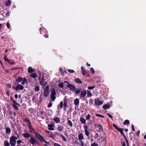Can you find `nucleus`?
Here are the masks:
<instances>
[{
  "label": "nucleus",
  "instance_id": "nucleus-3",
  "mask_svg": "<svg viewBox=\"0 0 146 146\" xmlns=\"http://www.w3.org/2000/svg\"><path fill=\"white\" fill-rule=\"evenodd\" d=\"M15 80L18 82H22L21 84H24L27 82V79L26 78H23L22 77H18Z\"/></svg>",
  "mask_w": 146,
  "mask_h": 146
},
{
  "label": "nucleus",
  "instance_id": "nucleus-64",
  "mask_svg": "<svg viewBox=\"0 0 146 146\" xmlns=\"http://www.w3.org/2000/svg\"><path fill=\"white\" fill-rule=\"evenodd\" d=\"M89 101L90 103L92 104H93V100L92 99V98H90L89 100Z\"/></svg>",
  "mask_w": 146,
  "mask_h": 146
},
{
  "label": "nucleus",
  "instance_id": "nucleus-38",
  "mask_svg": "<svg viewBox=\"0 0 146 146\" xmlns=\"http://www.w3.org/2000/svg\"><path fill=\"white\" fill-rule=\"evenodd\" d=\"M35 134L37 138L38 139L41 136L40 134L38 133L37 132L35 133Z\"/></svg>",
  "mask_w": 146,
  "mask_h": 146
},
{
  "label": "nucleus",
  "instance_id": "nucleus-59",
  "mask_svg": "<svg viewBox=\"0 0 146 146\" xmlns=\"http://www.w3.org/2000/svg\"><path fill=\"white\" fill-rule=\"evenodd\" d=\"M63 102H61L60 103V107L61 108H63Z\"/></svg>",
  "mask_w": 146,
  "mask_h": 146
},
{
  "label": "nucleus",
  "instance_id": "nucleus-30",
  "mask_svg": "<svg viewBox=\"0 0 146 146\" xmlns=\"http://www.w3.org/2000/svg\"><path fill=\"white\" fill-rule=\"evenodd\" d=\"M84 133L87 136H89L90 135V133L88 130L84 131Z\"/></svg>",
  "mask_w": 146,
  "mask_h": 146
},
{
  "label": "nucleus",
  "instance_id": "nucleus-41",
  "mask_svg": "<svg viewBox=\"0 0 146 146\" xmlns=\"http://www.w3.org/2000/svg\"><path fill=\"white\" fill-rule=\"evenodd\" d=\"M96 116L100 117L101 118H104V116L103 115H100L99 114H96Z\"/></svg>",
  "mask_w": 146,
  "mask_h": 146
},
{
  "label": "nucleus",
  "instance_id": "nucleus-60",
  "mask_svg": "<svg viewBox=\"0 0 146 146\" xmlns=\"http://www.w3.org/2000/svg\"><path fill=\"white\" fill-rule=\"evenodd\" d=\"M79 141L81 142V146H84V144L83 141L82 140H80Z\"/></svg>",
  "mask_w": 146,
  "mask_h": 146
},
{
  "label": "nucleus",
  "instance_id": "nucleus-44",
  "mask_svg": "<svg viewBox=\"0 0 146 146\" xmlns=\"http://www.w3.org/2000/svg\"><path fill=\"white\" fill-rule=\"evenodd\" d=\"M38 139L42 142H43V140H44V138L42 136L39 137Z\"/></svg>",
  "mask_w": 146,
  "mask_h": 146
},
{
  "label": "nucleus",
  "instance_id": "nucleus-36",
  "mask_svg": "<svg viewBox=\"0 0 146 146\" xmlns=\"http://www.w3.org/2000/svg\"><path fill=\"white\" fill-rule=\"evenodd\" d=\"M60 136L62 138V139L65 141H67V140L66 138L62 134H60Z\"/></svg>",
  "mask_w": 146,
  "mask_h": 146
},
{
  "label": "nucleus",
  "instance_id": "nucleus-22",
  "mask_svg": "<svg viewBox=\"0 0 146 146\" xmlns=\"http://www.w3.org/2000/svg\"><path fill=\"white\" fill-rule=\"evenodd\" d=\"M69 119V118L68 119L67 123L71 127H72L73 126L72 123L70 120Z\"/></svg>",
  "mask_w": 146,
  "mask_h": 146
},
{
  "label": "nucleus",
  "instance_id": "nucleus-10",
  "mask_svg": "<svg viewBox=\"0 0 146 146\" xmlns=\"http://www.w3.org/2000/svg\"><path fill=\"white\" fill-rule=\"evenodd\" d=\"M51 98L53 101H54L55 100V89L54 88H52V96Z\"/></svg>",
  "mask_w": 146,
  "mask_h": 146
},
{
  "label": "nucleus",
  "instance_id": "nucleus-43",
  "mask_svg": "<svg viewBox=\"0 0 146 146\" xmlns=\"http://www.w3.org/2000/svg\"><path fill=\"white\" fill-rule=\"evenodd\" d=\"M38 139L42 142H43V140H44V138L42 136L39 137Z\"/></svg>",
  "mask_w": 146,
  "mask_h": 146
},
{
  "label": "nucleus",
  "instance_id": "nucleus-8",
  "mask_svg": "<svg viewBox=\"0 0 146 146\" xmlns=\"http://www.w3.org/2000/svg\"><path fill=\"white\" fill-rule=\"evenodd\" d=\"M67 87L69 88L70 90L73 91H74L76 89L75 87L72 84H69L67 85Z\"/></svg>",
  "mask_w": 146,
  "mask_h": 146
},
{
  "label": "nucleus",
  "instance_id": "nucleus-34",
  "mask_svg": "<svg viewBox=\"0 0 146 146\" xmlns=\"http://www.w3.org/2000/svg\"><path fill=\"white\" fill-rule=\"evenodd\" d=\"M117 130L119 131L121 135H123L124 134L123 133V131H122V128H119Z\"/></svg>",
  "mask_w": 146,
  "mask_h": 146
},
{
  "label": "nucleus",
  "instance_id": "nucleus-49",
  "mask_svg": "<svg viewBox=\"0 0 146 146\" xmlns=\"http://www.w3.org/2000/svg\"><path fill=\"white\" fill-rule=\"evenodd\" d=\"M91 146H98V145L97 143L94 142L91 144Z\"/></svg>",
  "mask_w": 146,
  "mask_h": 146
},
{
  "label": "nucleus",
  "instance_id": "nucleus-17",
  "mask_svg": "<svg viewBox=\"0 0 146 146\" xmlns=\"http://www.w3.org/2000/svg\"><path fill=\"white\" fill-rule=\"evenodd\" d=\"M63 127L61 125H59L56 128L57 130L59 131H62L63 130Z\"/></svg>",
  "mask_w": 146,
  "mask_h": 146
},
{
  "label": "nucleus",
  "instance_id": "nucleus-24",
  "mask_svg": "<svg viewBox=\"0 0 146 146\" xmlns=\"http://www.w3.org/2000/svg\"><path fill=\"white\" fill-rule=\"evenodd\" d=\"M4 146H10L9 143L7 140H5L4 142Z\"/></svg>",
  "mask_w": 146,
  "mask_h": 146
},
{
  "label": "nucleus",
  "instance_id": "nucleus-39",
  "mask_svg": "<svg viewBox=\"0 0 146 146\" xmlns=\"http://www.w3.org/2000/svg\"><path fill=\"white\" fill-rule=\"evenodd\" d=\"M113 127L117 130L119 128L118 127L117 125L113 123Z\"/></svg>",
  "mask_w": 146,
  "mask_h": 146
},
{
  "label": "nucleus",
  "instance_id": "nucleus-9",
  "mask_svg": "<svg viewBox=\"0 0 146 146\" xmlns=\"http://www.w3.org/2000/svg\"><path fill=\"white\" fill-rule=\"evenodd\" d=\"M87 92L86 90L82 91L80 94V97L82 98L85 97L86 94Z\"/></svg>",
  "mask_w": 146,
  "mask_h": 146
},
{
  "label": "nucleus",
  "instance_id": "nucleus-2",
  "mask_svg": "<svg viewBox=\"0 0 146 146\" xmlns=\"http://www.w3.org/2000/svg\"><path fill=\"white\" fill-rule=\"evenodd\" d=\"M17 138L16 137L13 136L9 138V143L11 146H15L16 143V140Z\"/></svg>",
  "mask_w": 146,
  "mask_h": 146
},
{
  "label": "nucleus",
  "instance_id": "nucleus-21",
  "mask_svg": "<svg viewBox=\"0 0 146 146\" xmlns=\"http://www.w3.org/2000/svg\"><path fill=\"white\" fill-rule=\"evenodd\" d=\"M110 107V105L109 104H105L104 105L103 107V108L104 109V110H106L107 109L109 108Z\"/></svg>",
  "mask_w": 146,
  "mask_h": 146
},
{
  "label": "nucleus",
  "instance_id": "nucleus-5",
  "mask_svg": "<svg viewBox=\"0 0 146 146\" xmlns=\"http://www.w3.org/2000/svg\"><path fill=\"white\" fill-rule=\"evenodd\" d=\"M48 88L49 86H47L45 88H43L44 90L43 96L46 97H47L49 95Z\"/></svg>",
  "mask_w": 146,
  "mask_h": 146
},
{
  "label": "nucleus",
  "instance_id": "nucleus-29",
  "mask_svg": "<svg viewBox=\"0 0 146 146\" xmlns=\"http://www.w3.org/2000/svg\"><path fill=\"white\" fill-rule=\"evenodd\" d=\"M28 71L29 72L32 73L33 72V70L31 67H30L28 68Z\"/></svg>",
  "mask_w": 146,
  "mask_h": 146
},
{
  "label": "nucleus",
  "instance_id": "nucleus-1",
  "mask_svg": "<svg viewBox=\"0 0 146 146\" xmlns=\"http://www.w3.org/2000/svg\"><path fill=\"white\" fill-rule=\"evenodd\" d=\"M39 80L40 82V84L42 88H45L47 86H49L47 84V82H44L45 80L43 75H42L40 73H39Z\"/></svg>",
  "mask_w": 146,
  "mask_h": 146
},
{
  "label": "nucleus",
  "instance_id": "nucleus-63",
  "mask_svg": "<svg viewBox=\"0 0 146 146\" xmlns=\"http://www.w3.org/2000/svg\"><path fill=\"white\" fill-rule=\"evenodd\" d=\"M123 135V137L125 139V141H126V142H127V141H128V140L127 139V137H126V136H125V135L124 134H123V135Z\"/></svg>",
  "mask_w": 146,
  "mask_h": 146
},
{
  "label": "nucleus",
  "instance_id": "nucleus-32",
  "mask_svg": "<svg viewBox=\"0 0 146 146\" xmlns=\"http://www.w3.org/2000/svg\"><path fill=\"white\" fill-rule=\"evenodd\" d=\"M47 132H48V134L49 137L50 138L53 139L54 138V135L53 134H52V133H50L49 131H47Z\"/></svg>",
  "mask_w": 146,
  "mask_h": 146
},
{
  "label": "nucleus",
  "instance_id": "nucleus-12",
  "mask_svg": "<svg viewBox=\"0 0 146 146\" xmlns=\"http://www.w3.org/2000/svg\"><path fill=\"white\" fill-rule=\"evenodd\" d=\"M78 138L79 141L82 140V139H84V135L82 133H80L78 135Z\"/></svg>",
  "mask_w": 146,
  "mask_h": 146
},
{
  "label": "nucleus",
  "instance_id": "nucleus-28",
  "mask_svg": "<svg viewBox=\"0 0 146 146\" xmlns=\"http://www.w3.org/2000/svg\"><path fill=\"white\" fill-rule=\"evenodd\" d=\"M129 121L128 119H126L124 121L123 124L124 125H129Z\"/></svg>",
  "mask_w": 146,
  "mask_h": 146
},
{
  "label": "nucleus",
  "instance_id": "nucleus-19",
  "mask_svg": "<svg viewBox=\"0 0 146 146\" xmlns=\"http://www.w3.org/2000/svg\"><path fill=\"white\" fill-rule=\"evenodd\" d=\"M81 70L83 74L84 75H86V72L85 70L84 67L82 66L81 67Z\"/></svg>",
  "mask_w": 146,
  "mask_h": 146
},
{
  "label": "nucleus",
  "instance_id": "nucleus-6",
  "mask_svg": "<svg viewBox=\"0 0 146 146\" xmlns=\"http://www.w3.org/2000/svg\"><path fill=\"white\" fill-rule=\"evenodd\" d=\"M95 127L98 128L99 130L98 131V132L102 131L103 130L102 125L100 124H95Z\"/></svg>",
  "mask_w": 146,
  "mask_h": 146
},
{
  "label": "nucleus",
  "instance_id": "nucleus-55",
  "mask_svg": "<svg viewBox=\"0 0 146 146\" xmlns=\"http://www.w3.org/2000/svg\"><path fill=\"white\" fill-rule=\"evenodd\" d=\"M90 70L92 72L93 74H94L95 72V71H94V68H91L90 69Z\"/></svg>",
  "mask_w": 146,
  "mask_h": 146
},
{
  "label": "nucleus",
  "instance_id": "nucleus-18",
  "mask_svg": "<svg viewBox=\"0 0 146 146\" xmlns=\"http://www.w3.org/2000/svg\"><path fill=\"white\" fill-rule=\"evenodd\" d=\"M79 103V100L77 98H76L74 100V104L76 106L78 105Z\"/></svg>",
  "mask_w": 146,
  "mask_h": 146
},
{
  "label": "nucleus",
  "instance_id": "nucleus-54",
  "mask_svg": "<svg viewBox=\"0 0 146 146\" xmlns=\"http://www.w3.org/2000/svg\"><path fill=\"white\" fill-rule=\"evenodd\" d=\"M84 131L88 130V126L87 125H85L84 126Z\"/></svg>",
  "mask_w": 146,
  "mask_h": 146
},
{
  "label": "nucleus",
  "instance_id": "nucleus-62",
  "mask_svg": "<svg viewBox=\"0 0 146 146\" xmlns=\"http://www.w3.org/2000/svg\"><path fill=\"white\" fill-rule=\"evenodd\" d=\"M6 26L8 29H9L10 27V24L9 23H7Z\"/></svg>",
  "mask_w": 146,
  "mask_h": 146
},
{
  "label": "nucleus",
  "instance_id": "nucleus-35",
  "mask_svg": "<svg viewBox=\"0 0 146 146\" xmlns=\"http://www.w3.org/2000/svg\"><path fill=\"white\" fill-rule=\"evenodd\" d=\"M17 105V104H13V106L15 110H18L19 108Z\"/></svg>",
  "mask_w": 146,
  "mask_h": 146
},
{
  "label": "nucleus",
  "instance_id": "nucleus-25",
  "mask_svg": "<svg viewBox=\"0 0 146 146\" xmlns=\"http://www.w3.org/2000/svg\"><path fill=\"white\" fill-rule=\"evenodd\" d=\"M87 97H91L92 96V94L91 92L89 90H87Z\"/></svg>",
  "mask_w": 146,
  "mask_h": 146
},
{
  "label": "nucleus",
  "instance_id": "nucleus-53",
  "mask_svg": "<svg viewBox=\"0 0 146 146\" xmlns=\"http://www.w3.org/2000/svg\"><path fill=\"white\" fill-rule=\"evenodd\" d=\"M19 84L17 85L15 88V90L17 91L19 89Z\"/></svg>",
  "mask_w": 146,
  "mask_h": 146
},
{
  "label": "nucleus",
  "instance_id": "nucleus-26",
  "mask_svg": "<svg viewBox=\"0 0 146 146\" xmlns=\"http://www.w3.org/2000/svg\"><path fill=\"white\" fill-rule=\"evenodd\" d=\"M75 81L76 83H78L80 84H82V81L79 78L75 79Z\"/></svg>",
  "mask_w": 146,
  "mask_h": 146
},
{
  "label": "nucleus",
  "instance_id": "nucleus-15",
  "mask_svg": "<svg viewBox=\"0 0 146 146\" xmlns=\"http://www.w3.org/2000/svg\"><path fill=\"white\" fill-rule=\"evenodd\" d=\"M5 4L7 6H9L11 5L10 0H7L5 1Z\"/></svg>",
  "mask_w": 146,
  "mask_h": 146
},
{
  "label": "nucleus",
  "instance_id": "nucleus-50",
  "mask_svg": "<svg viewBox=\"0 0 146 146\" xmlns=\"http://www.w3.org/2000/svg\"><path fill=\"white\" fill-rule=\"evenodd\" d=\"M59 87L60 88H63L64 87L63 83L62 82H60L59 84Z\"/></svg>",
  "mask_w": 146,
  "mask_h": 146
},
{
  "label": "nucleus",
  "instance_id": "nucleus-31",
  "mask_svg": "<svg viewBox=\"0 0 146 146\" xmlns=\"http://www.w3.org/2000/svg\"><path fill=\"white\" fill-rule=\"evenodd\" d=\"M60 121V119L57 117H55V123H59Z\"/></svg>",
  "mask_w": 146,
  "mask_h": 146
},
{
  "label": "nucleus",
  "instance_id": "nucleus-4",
  "mask_svg": "<svg viewBox=\"0 0 146 146\" xmlns=\"http://www.w3.org/2000/svg\"><path fill=\"white\" fill-rule=\"evenodd\" d=\"M29 141L30 143L32 145H34L36 143H37V141L36 139L33 136H32L31 137H30L29 139Z\"/></svg>",
  "mask_w": 146,
  "mask_h": 146
},
{
  "label": "nucleus",
  "instance_id": "nucleus-42",
  "mask_svg": "<svg viewBox=\"0 0 146 146\" xmlns=\"http://www.w3.org/2000/svg\"><path fill=\"white\" fill-rule=\"evenodd\" d=\"M24 120L25 121L27 122V123H30V122H31L30 120L29 119L27 118H25L24 119Z\"/></svg>",
  "mask_w": 146,
  "mask_h": 146
},
{
  "label": "nucleus",
  "instance_id": "nucleus-57",
  "mask_svg": "<svg viewBox=\"0 0 146 146\" xmlns=\"http://www.w3.org/2000/svg\"><path fill=\"white\" fill-rule=\"evenodd\" d=\"M52 105V103L50 102H49L48 105V108H50Z\"/></svg>",
  "mask_w": 146,
  "mask_h": 146
},
{
  "label": "nucleus",
  "instance_id": "nucleus-40",
  "mask_svg": "<svg viewBox=\"0 0 146 146\" xmlns=\"http://www.w3.org/2000/svg\"><path fill=\"white\" fill-rule=\"evenodd\" d=\"M99 137V135L98 133H96L94 135V138L96 139Z\"/></svg>",
  "mask_w": 146,
  "mask_h": 146
},
{
  "label": "nucleus",
  "instance_id": "nucleus-51",
  "mask_svg": "<svg viewBox=\"0 0 146 146\" xmlns=\"http://www.w3.org/2000/svg\"><path fill=\"white\" fill-rule=\"evenodd\" d=\"M90 115L89 114H88V115L86 117V120H89L90 118Z\"/></svg>",
  "mask_w": 146,
  "mask_h": 146
},
{
  "label": "nucleus",
  "instance_id": "nucleus-13",
  "mask_svg": "<svg viewBox=\"0 0 146 146\" xmlns=\"http://www.w3.org/2000/svg\"><path fill=\"white\" fill-rule=\"evenodd\" d=\"M48 129L50 130H53L54 129V125L53 124H48Z\"/></svg>",
  "mask_w": 146,
  "mask_h": 146
},
{
  "label": "nucleus",
  "instance_id": "nucleus-37",
  "mask_svg": "<svg viewBox=\"0 0 146 146\" xmlns=\"http://www.w3.org/2000/svg\"><path fill=\"white\" fill-rule=\"evenodd\" d=\"M31 75L32 77L35 78V80H36L35 78H36L37 76L35 73H32L31 74Z\"/></svg>",
  "mask_w": 146,
  "mask_h": 146
},
{
  "label": "nucleus",
  "instance_id": "nucleus-58",
  "mask_svg": "<svg viewBox=\"0 0 146 146\" xmlns=\"http://www.w3.org/2000/svg\"><path fill=\"white\" fill-rule=\"evenodd\" d=\"M22 142V140H19L17 141V143L18 144H21L20 143Z\"/></svg>",
  "mask_w": 146,
  "mask_h": 146
},
{
  "label": "nucleus",
  "instance_id": "nucleus-33",
  "mask_svg": "<svg viewBox=\"0 0 146 146\" xmlns=\"http://www.w3.org/2000/svg\"><path fill=\"white\" fill-rule=\"evenodd\" d=\"M35 92H37L39 90V87L38 86H36L35 88Z\"/></svg>",
  "mask_w": 146,
  "mask_h": 146
},
{
  "label": "nucleus",
  "instance_id": "nucleus-23",
  "mask_svg": "<svg viewBox=\"0 0 146 146\" xmlns=\"http://www.w3.org/2000/svg\"><path fill=\"white\" fill-rule=\"evenodd\" d=\"M80 121L82 124H84L86 122V121L85 119L84 118L81 117L80 119Z\"/></svg>",
  "mask_w": 146,
  "mask_h": 146
},
{
  "label": "nucleus",
  "instance_id": "nucleus-52",
  "mask_svg": "<svg viewBox=\"0 0 146 146\" xmlns=\"http://www.w3.org/2000/svg\"><path fill=\"white\" fill-rule=\"evenodd\" d=\"M28 126L31 129V128H32V126L31 125V122H30V123H28Z\"/></svg>",
  "mask_w": 146,
  "mask_h": 146
},
{
  "label": "nucleus",
  "instance_id": "nucleus-14",
  "mask_svg": "<svg viewBox=\"0 0 146 146\" xmlns=\"http://www.w3.org/2000/svg\"><path fill=\"white\" fill-rule=\"evenodd\" d=\"M10 99L13 102V104H17V106H20V105L18 103H17V102L15 100H13V97H11Z\"/></svg>",
  "mask_w": 146,
  "mask_h": 146
},
{
  "label": "nucleus",
  "instance_id": "nucleus-20",
  "mask_svg": "<svg viewBox=\"0 0 146 146\" xmlns=\"http://www.w3.org/2000/svg\"><path fill=\"white\" fill-rule=\"evenodd\" d=\"M42 30H43V31L44 32L43 35L46 38H48V35H47L48 32L46 31L45 29H42Z\"/></svg>",
  "mask_w": 146,
  "mask_h": 146
},
{
  "label": "nucleus",
  "instance_id": "nucleus-61",
  "mask_svg": "<svg viewBox=\"0 0 146 146\" xmlns=\"http://www.w3.org/2000/svg\"><path fill=\"white\" fill-rule=\"evenodd\" d=\"M69 72L70 73H73L74 72V71L73 70H68Z\"/></svg>",
  "mask_w": 146,
  "mask_h": 146
},
{
  "label": "nucleus",
  "instance_id": "nucleus-48",
  "mask_svg": "<svg viewBox=\"0 0 146 146\" xmlns=\"http://www.w3.org/2000/svg\"><path fill=\"white\" fill-rule=\"evenodd\" d=\"M60 72L61 73L62 75H64V72H63V70L62 69V68H60Z\"/></svg>",
  "mask_w": 146,
  "mask_h": 146
},
{
  "label": "nucleus",
  "instance_id": "nucleus-47",
  "mask_svg": "<svg viewBox=\"0 0 146 146\" xmlns=\"http://www.w3.org/2000/svg\"><path fill=\"white\" fill-rule=\"evenodd\" d=\"M19 89L21 90H22L24 88V87L21 84H19Z\"/></svg>",
  "mask_w": 146,
  "mask_h": 146
},
{
  "label": "nucleus",
  "instance_id": "nucleus-46",
  "mask_svg": "<svg viewBox=\"0 0 146 146\" xmlns=\"http://www.w3.org/2000/svg\"><path fill=\"white\" fill-rule=\"evenodd\" d=\"M3 58L4 59V60L6 61H7L8 62H9V60H8V59L7 57V56H5L4 58Z\"/></svg>",
  "mask_w": 146,
  "mask_h": 146
},
{
  "label": "nucleus",
  "instance_id": "nucleus-11",
  "mask_svg": "<svg viewBox=\"0 0 146 146\" xmlns=\"http://www.w3.org/2000/svg\"><path fill=\"white\" fill-rule=\"evenodd\" d=\"M23 135L25 138H29V137H31L32 136L31 134L27 133H23Z\"/></svg>",
  "mask_w": 146,
  "mask_h": 146
},
{
  "label": "nucleus",
  "instance_id": "nucleus-45",
  "mask_svg": "<svg viewBox=\"0 0 146 146\" xmlns=\"http://www.w3.org/2000/svg\"><path fill=\"white\" fill-rule=\"evenodd\" d=\"M95 88V86H88V88L89 90H92L94 88Z\"/></svg>",
  "mask_w": 146,
  "mask_h": 146
},
{
  "label": "nucleus",
  "instance_id": "nucleus-7",
  "mask_svg": "<svg viewBox=\"0 0 146 146\" xmlns=\"http://www.w3.org/2000/svg\"><path fill=\"white\" fill-rule=\"evenodd\" d=\"M103 101H101L98 99H95V103L97 105L99 106L100 105L102 104L103 103Z\"/></svg>",
  "mask_w": 146,
  "mask_h": 146
},
{
  "label": "nucleus",
  "instance_id": "nucleus-27",
  "mask_svg": "<svg viewBox=\"0 0 146 146\" xmlns=\"http://www.w3.org/2000/svg\"><path fill=\"white\" fill-rule=\"evenodd\" d=\"M81 88H78L77 90L76 89L74 91L75 92L76 94H78L80 93V92H81Z\"/></svg>",
  "mask_w": 146,
  "mask_h": 146
},
{
  "label": "nucleus",
  "instance_id": "nucleus-16",
  "mask_svg": "<svg viewBox=\"0 0 146 146\" xmlns=\"http://www.w3.org/2000/svg\"><path fill=\"white\" fill-rule=\"evenodd\" d=\"M11 132L10 128L9 127H7L6 129V133L7 134H9Z\"/></svg>",
  "mask_w": 146,
  "mask_h": 146
},
{
  "label": "nucleus",
  "instance_id": "nucleus-56",
  "mask_svg": "<svg viewBox=\"0 0 146 146\" xmlns=\"http://www.w3.org/2000/svg\"><path fill=\"white\" fill-rule=\"evenodd\" d=\"M67 103L65 101H64V107H65L66 108H67Z\"/></svg>",
  "mask_w": 146,
  "mask_h": 146
}]
</instances>
